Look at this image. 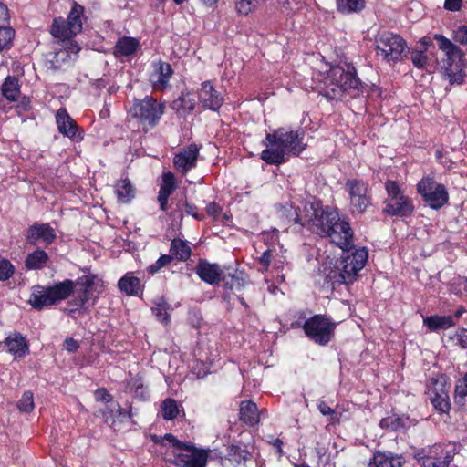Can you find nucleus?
<instances>
[{"mask_svg":"<svg viewBox=\"0 0 467 467\" xmlns=\"http://www.w3.org/2000/svg\"><path fill=\"white\" fill-rule=\"evenodd\" d=\"M368 258V252L365 247L355 248L354 245L342 250L339 258L334 262L327 263L322 272V288L325 290H336L342 285L353 284Z\"/></svg>","mask_w":467,"mask_h":467,"instance_id":"1","label":"nucleus"},{"mask_svg":"<svg viewBox=\"0 0 467 467\" xmlns=\"http://www.w3.org/2000/svg\"><path fill=\"white\" fill-rule=\"evenodd\" d=\"M364 88L365 84L358 78L353 63L340 61L327 72L320 94L329 101H339L346 94L352 98L360 96Z\"/></svg>","mask_w":467,"mask_h":467,"instance_id":"2","label":"nucleus"},{"mask_svg":"<svg viewBox=\"0 0 467 467\" xmlns=\"http://www.w3.org/2000/svg\"><path fill=\"white\" fill-rule=\"evenodd\" d=\"M336 206L325 205L323 201L314 197L311 201L304 202L303 213H305L306 226L313 234L320 237L328 234L332 231V221L337 217Z\"/></svg>","mask_w":467,"mask_h":467,"instance_id":"3","label":"nucleus"},{"mask_svg":"<svg viewBox=\"0 0 467 467\" xmlns=\"http://www.w3.org/2000/svg\"><path fill=\"white\" fill-rule=\"evenodd\" d=\"M75 288V283L70 279L57 282L53 285H35L32 288L29 304L34 309L42 310L67 299Z\"/></svg>","mask_w":467,"mask_h":467,"instance_id":"4","label":"nucleus"},{"mask_svg":"<svg viewBox=\"0 0 467 467\" xmlns=\"http://www.w3.org/2000/svg\"><path fill=\"white\" fill-rule=\"evenodd\" d=\"M163 441L171 443L174 451L173 458L166 461L177 467H205L208 453L203 450H198L193 445L179 441L173 434L166 433Z\"/></svg>","mask_w":467,"mask_h":467,"instance_id":"5","label":"nucleus"},{"mask_svg":"<svg viewBox=\"0 0 467 467\" xmlns=\"http://www.w3.org/2000/svg\"><path fill=\"white\" fill-rule=\"evenodd\" d=\"M165 108L164 102H160L151 96H146L142 99H133L129 114L138 120L144 131H149L158 125L165 112Z\"/></svg>","mask_w":467,"mask_h":467,"instance_id":"6","label":"nucleus"},{"mask_svg":"<svg viewBox=\"0 0 467 467\" xmlns=\"http://www.w3.org/2000/svg\"><path fill=\"white\" fill-rule=\"evenodd\" d=\"M376 53L385 62L403 61L409 53L407 42L400 35L384 31L376 38Z\"/></svg>","mask_w":467,"mask_h":467,"instance_id":"7","label":"nucleus"},{"mask_svg":"<svg viewBox=\"0 0 467 467\" xmlns=\"http://www.w3.org/2000/svg\"><path fill=\"white\" fill-rule=\"evenodd\" d=\"M336 327L337 324L322 314H316L306 319L302 326L306 337L319 346H327L333 339Z\"/></svg>","mask_w":467,"mask_h":467,"instance_id":"8","label":"nucleus"},{"mask_svg":"<svg viewBox=\"0 0 467 467\" xmlns=\"http://www.w3.org/2000/svg\"><path fill=\"white\" fill-rule=\"evenodd\" d=\"M265 139L272 147H281L293 156H299L306 148L304 143L305 131L302 129L292 130L289 128H278L273 133L266 134Z\"/></svg>","mask_w":467,"mask_h":467,"instance_id":"9","label":"nucleus"},{"mask_svg":"<svg viewBox=\"0 0 467 467\" xmlns=\"http://www.w3.org/2000/svg\"><path fill=\"white\" fill-rule=\"evenodd\" d=\"M416 188L422 201L433 210H440L449 202V192L445 185L438 183L430 175L422 177Z\"/></svg>","mask_w":467,"mask_h":467,"instance_id":"10","label":"nucleus"},{"mask_svg":"<svg viewBox=\"0 0 467 467\" xmlns=\"http://www.w3.org/2000/svg\"><path fill=\"white\" fill-rule=\"evenodd\" d=\"M457 451L455 448L448 450L441 443L421 448L414 452V459L421 467H449Z\"/></svg>","mask_w":467,"mask_h":467,"instance_id":"11","label":"nucleus"},{"mask_svg":"<svg viewBox=\"0 0 467 467\" xmlns=\"http://www.w3.org/2000/svg\"><path fill=\"white\" fill-rule=\"evenodd\" d=\"M330 225L332 231L330 230L328 234H324L323 238H329L342 250L353 246L354 232L350 226L349 219L346 215H340L339 209H337L336 220L334 219Z\"/></svg>","mask_w":467,"mask_h":467,"instance_id":"12","label":"nucleus"},{"mask_svg":"<svg viewBox=\"0 0 467 467\" xmlns=\"http://www.w3.org/2000/svg\"><path fill=\"white\" fill-rule=\"evenodd\" d=\"M465 64L463 57L442 59L441 66V75L443 80L448 81L445 87V92L449 93L452 87L462 86L465 82Z\"/></svg>","mask_w":467,"mask_h":467,"instance_id":"13","label":"nucleus"},{"mask_svg":"<svg viewBox=\"0 0 467 467\" xmlns=\"http://www.w3.org/2000/svg\"><path fill=\"white\" fill-rule=\"evenodd\" d=\"M26 242L32 245H43V247H48L57 239V234L53 227L49 223H34L31 224L25 235Z\"/></svg>","mask_w":467,"mask_h":467,"instance_id":"14","label":"nucleus"},{"mask_svg":"<svg viewBox=\"0 0 467 467\" xmlns=\"http://www.w3.org/2000/svg\"><path fill=\"white\" fill-rule=\"evenodd\" d=\"M56 123L59 133L65 137L76 141L83 140L82 131L65 108H60L57 111Z\"/></svg>","mask_w":467,"mask_h":467,"instance_id":"15","label":"nucleus"},{"mask_svg":"<svg viewBox=\"0 0 467 467\" xmlns=\"http://www.w3.org/2000/svg\"><path fill=\"white\" fill-rule=\"evenodd\" d=\"M414 209L413 201L409 196H400V198L385 202L382 213L391 217H410L413 213Z\"/></svg>","mask_w":467,"mask_h":467,"instance_id":"16","label":"nucleus"},{"mask_svg":"<svg viewBox=\"0 0 467 467\" xmlns=\"http://www.w3.org/2000/svg\"><path fill=\"white\" fill-rule=\"evenodd\" d=\"M198 156L199 148L196 144H191L175 155L173 164L184 174L196 166Z\"/></svg>","mask_w":467,"mask_h":467,"instance_id":"17","label":"nucleus"},{"mask_svg":"<svg viewBox=\"0 0 467 467\" xmlns=\"http://www.w3.org/2000/svg\"><path fill=\"white\" fill-rule=\"evenodd\" d=\"M433 389L431 390L430 400L433 408L441 413H449L451 405L445 385L440 383L438 379H431Z\"/></svg>","mask_w":467,"mask_h":467,"instance_id":"18","label":"nucleus"},{"mask_svg":"<svg viewBox=\"0 0 467 467\" xmlns=\"http://www.w3.org/2000/svg\"><path fill=\"white\" fill-rule=\"evenodd\" d=\"M1 345L16 358H24L29 353V346L26 337L16 331L10 333L3 342H0Z\"/></svg>","mask_w":467,"mask_h":467,"instance_id":"19","label":"nucleus"},{"mask_svg":"<svg viewBox=\"0 0 467 467\" xmlns=\"http://www.w3.org/2000/svg\"><path fill=\"white\" fill-rule=\"evenodd\" d=\"M198 97L200 102L205 109L213 111L218 110L223 102L222 95L220 92L215 90L214 87L210 81H205L202 84Z\"/></svg>","mask_w":467,"mask_h":467,"instance_id":"20","label":"nucleus"},{"mask_svg":"<svg viewBox=\"0 0 467 467\" xmlns=\"http://www.w3.org/2000/svg\"><path fill=\"white\" fill-rule=\"evenodd\" d=\"M277 217L285 223L298 224L301 228L306 226L305 213H300V208L287 202L285 204L275 206Z\"/></svg>","mask_w":467,"mask_h":467,"instance_id":"21","label":"nucleus"},{"mask_svg":"<svg viewBox=\"0 0 467 467\" xmlns=\"http://www.w3.org/2000/svg\"><path fill=\"white\" fill-rule=\"evenodd\" d=\"M173 74L171 66L167 62L159 61L154 71L150 76V82L155 90H164L169 86L170 78Z\"/></svg>","mask_w":467,"mask_h":467,"instance_id":"22","label":"nucleus"},{"mask_svg":"<svg viewBox=\"0 0 467 467\" xmlns=\"http://www.w3.org/2000/svg\"><path fill=\"white\" fill-rule=\"evenodd\" d=\"M195 271L202 281L210 285L219 283L223 274L219 265L211 264L203 259L198 262Z\"/></svg>","mask_w":467,"mask_h":467,"instance_id":"23","label":"nucleus"},{"mask_svg":"<svg viewBox=\"0 0 467 467\" xmlns=\"http://www.w3.org/2000/svg\"><path fill=\"white\" fill-rule=\"evenodd\" d=\"M80 48L71 41H67L62 48L54 53L51 63L54 67H61L63 65L70 63L77 59Z\"/></svg>","mask_w":467,"mask_h":467,"instance_id":"24","label":"nucleus"},{"mask_svg":"<svg viewBox=\"0 0 467 467\" xmlns=\"http://www.w3.org/2000/svg\"><path fill=\"white\" fill-rule=\"evenodd\" d=\"M176 188L175 176L172 172L168 171L162 175V183L160 186L158 193V202L161 211H167L168 200L170 195Z\"/></svg>","mask_w":467,"mask_h":467,"instance_id":"25","label":"nucleus"},{"mask_svg":"<svg viewBox=\"0 0 467 467\" xmlns=\"http://www.w3.org/2000/svg\"><path fill=\"white\" fill-rule=\"evenodd\" d=\"M239 418L246 425H256L260 420V412L257 405L252 400L242 401L240 403Z\"/></svg>","mask_w":467,"mask_h":467,"instance_id":"26","label":"nucleus"},{"mask_svg":"<svg viewBox=\"0 0 467 467\" xmlns=\"http://www.w3.org/2000/svg\"><path fill=\"white\" fill-rule=\"evenodd\" d=\"M402 456L394 455L391 452H376L373 460L368 467H403Z\"/></svg>","mask_w":467,"mask_h":467,"instance_id":"27","label":"nucleus"},{"mask_svg":"<svg viewBox=\"0 0 467 467\" xmlns=\"http://www.w3.org/2000/svg\"><path fill=\"white\" fill-rule=\"evenodd\" d=\"M118 287L127 296H139L143 290L140 279L134 276L132 273H127L122 276L118 282Z\"/></svg>","mask_w":467,"mask_h":467,"instance_id":"28","label":"nucleus"},{"mask_svg":"<svg viewBox=\"0 0 467 467\" xmlns=\"http://www.w3.org/2000/svg\"><path fill=\"white\" fill-rule=\"evenodd\" d=\"M423 325L431 331L446 330L455 323L451 316L431 315L423 318Z\"/></svg>","mask_w":467,"mask_h":467,"instance_id":"29","label":"nucleus"},{"mask_svg":"<svg viewBox=\"0 0 467 467\" xmlns=\"http://www.w3.org/2000/svg\"><path fill=\"white\" fill-rule=\"evenodd\" d=\"M433 39L437 42L438 47L444 53L443 59L464 57L462 50L441 34H434Z\"/></svg>","mask_w":467,"mask_h":467,"instance_id":"30","label":"nucleus"},{"mask_svg":"<svg viewBox=\"0 0 467 467\" xmlns=\"http://www.w3.org/2000/svg\"><path fill=\"white\" fill-rule=\"evenodd\" d=\"M49 261L48 254L40 248L29 253L25 259V267L27 270H41Z\"/></svg>","mask_w":467,"mask_h":467,"instance_id":"31","label":"nucleus"},{"mask_svg":"<svg viewBox=\"0 0 467 467\" xmlns=\"http://www.w3.org/2000/svg\"><path fill=\"white\" fill-rule=\"evenodd\" d=\"M221 281L226 288L238 292L244 287L247 278L243 271L234 270L233 273H223Z\"/></svg>","mask_w":467,"mask_h":467,"instance_id":"32","label":"nucleus"},{"mask_svg":"<svg viewBox=\"0 0 467 467\" xmlns=\"http://www.w3.org/2000/svg\"><path fill=\"white\" fill-rule=\"evenodd\" d=\"M2 95L9 101L17 100L20 95L18 78L15 76H7L1 87Z\"/></svg>","mask_w":467,"mask_h":467,"instance_id":"33","label":"nucleus"},{"mask_svg":"<svg viewBox=\"0 0 467 467\" xmlns=\"http://www.w3.org/2000/svg\"><path fill=\"white\" fill-rule=\"evenodd\" d=\"M344 189L348 192L349 199L371 192L368 182L357 178L348 179Z\"/></svg>","mask_w":467,"mask_h":467,"instance_id":"34","label":"nucleus"},{"mask_svg":"<svg viewBox=\"0 0 467 467\" xmlns=\"http://www.w3.org/2000/svg\"><path fill=\"white\" fill-rule=\"evenodd\" d=\"M140 47V42L130 36L119 38L115 45V53L120 56L128 57L134 54Z\"/></svg>","mask_w":467,"mask_h":467,"instance_id":"35","label":"nucleus"},{"mask_svg":"<svg viewBox=\"0 0 467 467\" xmlns=\"http://www.w3.org/2000/svg\"><path fill=\"white\" fill-rule=\"evenodd\" d=\"M69 24L64 18L58 17L53 20L51 25L50 33L51 35L63 41H69L74 36L73 33L69 30Z\"/></svg>","mask_w":467,"mask_h":467,"instance_id":"36","label":"nucleus"},{"mask_svg":"<svg viewBox=\"0 0 467 467\" xmlns=\"http://www.w3.org/2000/svg\"><path fill=\"white\" fill-rule=\"evenodd\" d=\"M171 256L178 261H187L192 254L191 247L188 244L181 239H173L170 247Z\"/></svg>","mask_w":467,"mask_h":467,"instance_id":"37","label":"nucleus"},{"mask_svg":"<svg viewBox=\"0 0 467 467\" xmlns=\"http://www.w3.org/2000/svg\"><path fill=\"white\" fill-rule=\"evenodd\" d=\"M350 210L352 213L363 214L368 209L372 206V194L371 192L363 193L354 198L349 199Z\"/></svg>","mask_w":467,"mask_h":467,"instance_id":"38","label":"nucleus"},{"mask_svg":"<svg viewBox=\"0 0 467 467\" xmlns=\"http://www.w3.org/2000/svg\"><path fill=\"white\" fill-rule=\"evenodd\" d=\"M408 419V417L392 414L382 418L379 421V426L384 430L399 431L406 428V421Z\"/></svg>","mask_w":467,"mask_h":467,"instance_id":"39","label":"nucleus"},{"mask_svg":"<svg viewBox=\"0 0 467 467\" xmlns=\"http://www.w3.org/2000/svg\"><path fill=\"white\" fill-rule=\"evenodd\" d=\"M115 193L119 202L127 203L134 198V189L128 179L119 180L115 184Z\"/></svg>","mask_w":467,"mask_h":467,"instance_id":"40","label":"nucleus"},{"mask_svg":"<svg viewBox=\"0 0 467 467\" xmlns=\"http://www.w3.org/2000/svg\"><path fill=\"white\" fill-rule=\"evenodd\" d=\"M82 13L83 7L78 4H74L66 20L69 24L68 30L73 33L74 36L82 30Z\"/></svg>","mask_w":467,"mask_h":467,"instance_id":"41","label":"nucleus"},{"mask_svg":"<svg viewBox=\"0 0 467 467\" xmlns=\"http://www.w3.org/2000/svg\"><path fill=\"white\" fill-rule=\"evenodd\" d=\"M271 4L275 5L281 13L287 18L293 17L296 11L299 10L303 5V0H269Z\"/></svg>","mask_w":467,"mask_h":467,"instance_id":"42","label":"nucleus"},{"mask_svg":"<svg viewBox=\"0 0 467 467\" xmlns=\"http://www.w3.org/2000/svg\"><path fill=\"white\" fill-rule=\"evenodd\" d=\"M365 0H336L337 10L343 15L358 13L365 8Z\"/></svg>","mask_w":467,"mask_h":467,"instance_id":"43","label":"nucleus"},{"mask_svg":"<svg viewBox=\"0 0 467 467\" xmlns=\"http://www.w3.org/2000/svg\"><path fill=\"white\" fill-rule=\"evenodd\" d=\"M467 397V371L460 378L455 384L453 399L456 405L463 407L466 404Z\"/></svg>","mask_w":467,"mask_h":467,"instance_id":"44","label":"nucleus"},{"mask_svg":"<svg viewBox=\"0 0 467 467\" xmlns=\"http://www.w3.org/2000/svg\"><path fill=\"white\" fill-rule=\"evenodd\" d=\"M286 152L281 147L275 149H265V162L272 165H279L286 161L285 155Z\"/></svg>","mask_w":467,"mask_h":467,"instance_id":"45","label":"nucleus"},{"mask_svg":"<svg viewBox=\"0 0 467 467\" xmlns=\"http://www.w3.org/2000/svg\"><path fill=\"white\" fill-rule=\"evenodd\" d=\"M161 412L164 420H174L179 414V406L177 401L171 398L165 399L161 403Z\"/></svg>","mask_w":467,"mask_h":467,"instance_id":"46","label":"nucleus"},{"mask_svg":"<svg viewBox=\"0 0 467 467\" xmlns=\"http://www.w3.org/2000/svg\"><path fill=\"white\" fill-rule=\"evenodd\" d=\"M248 455V451L239 446L231 445L227 448L226 457L234 463L240 464L242 462L246 461Z\"/></svg>","mask_w":467,"mask_h":467,"instance_id":"47","label":"nucleus"},{"mask_svg":"<svg viewBox=\"0 0 467 467\" xmlns=\"http://www.w3.org/2000/svg\"><path fill=\"white\" fill-rule=\"evenodd\" d=\"M130 391L133 392L136 397L141 400H147L149 398V391L144 387L141 379L134 378L131 379L128 383Z\"/></svg>","mask_w":467,"mask_h":467,"instance_id":"48","label":"nucleus"},{"mask_svg":"<svg viewBox=\"0 0 467 467\" xmlns=\"http://www.w3.org/2000/svg\"><path fill=\"white\" fill-rule=\"evenodd\" d=\"M17 408L21 412L29 413L35 408L34 395L30 390L23 393L21 399L17 402Z\"/></svg>","mask_w":467,"mask_h":467,"instance_id":"49","label":"nucleus"},{"mask_svg":"<svg viewBox=\"0 0 467 467\" xmlns=\"http://www.w3.org/2000/svg\"><path fill=\"white\" fill-rule=\"evenodd\" d=\"M410 59H411L413 66L419 69H424L429 63V57L426 55V49L425 50L413 49L410 52Z\"/></svg>","mask_w":467,"mask_h":467,"instance_id":"50","label":"nucleus"},{"mask_svg":"<svg viewBox=\"0 0 467 467\" xmlns=\"http://www.w3.org/2000/svg\"><path fill=\"white\" fill-rule=\"evenodd\" d=\"M170 306L166 302H159L152 307V312L156 316L157 319L164 324L170 321L169 314Z\"/></svg>","mask_w":467,"mask_h":467,"instance_id":"51","label":"nucleus"},{"mask_svg":"<svg viewBox=\"0 0 467 467\" xmlns=\"http://www.w3.org/2000/svg\"><path fill=\"white\" fill-rule=\"evenodd\" d=\"M15 36V31L10 26H0V51L9 48Z\"/></svg>","mask_w":467,"mask_h":467,"instance_id":"52","label":"nucleus"},{"mask_svg":"<svg viewBox=\"0 0 467 467\" xmlns=\"http://www.w3.org/2000/svg\"><path fill=\"white\" fill-rule=\"evenodd\" d=\"M449 285V290L451 293L461 296L462 295L463 291H467V278L457 276L456 278H453Z\"/></svg>","mask_w":467,"mask_h":467,"instance_id":"53","label":"nucleus"},{"mask_svg":"<svg viewBox=\"0 0 467 467\" xmlns=\"http://www.w3.org/2000/svg\"><path fill=\"white\" fill-rule=\"evenodd\" d=\"M385 190L390 199H397L400 196H405L402 192L399 183L396 181L387 180L385 182Z\"/></svg>","mask_w":467,"mask_h":467,"instance_id":"54","label":"nucleus"},{"mask_svg":"<svg viewBox=\"0 0 467 467\" xmlns=\"http://www.w3.org/2000/svg\"><path fill=\"white\" fill-rule=\"evenodd\" d=\"M15 273V266L7 259L0 260V281L8 280Z\"/></svg>","mask_w":467,"mask_h":467,"instance_id":"55","label":"nucleus"},{"mask_svg":"<svg viewBox=\"0 0 467 467\" xmlns=\"http://www.w3.org/2000/svg\"><path fill=\"white\" fill-rule=\"evenodd\" d=\"M172 260V256L169 254H163L159 259L150 266H148L147 271L150 274H155L158 273L161 268L168 265Z\"/></svg>","mask_w":467,"mask_h":467,"instance_id":"56","label":"nucleus"},{"mask_svg":"<svg viewBox=\"0 0 467 467\" xmlns=\"http://www.w3.org/2000/svg\"><path fill=\"white\" fill-rule=\"evenodd\" d=\"M178 209L181 211H184L188 215L192 216L193 218L202 221L204 219V214L198 213V208L188 202H183L181 205L178 204Z\"/></svg>","mask_w":467,"mask_h":467,"instance_id":"57","label":"nucleus"},{"mask_svg":"<svg viewBox=\"0 0 467 467\" xmlns=\"http://www.w3.org/2000/svg\"><path fill=\"white\" fill-rule=\"evenodd\" d=\"M258 5V0H239L236 4L238 13L248 15Z\"/></svg>","mask_w":467,"mask_h":467,"instance_id":"58","label":"nucleus"},{"mask_svg":"<svg viewBox=\"0 0 467 467\" xmlns=\"http://www.w3.org/2000/svg\"><path fill=\"white\" fill-rule=\"evenodd\" d=\"M181 101V107L189 112L192 111L195 108L194 99L190 93H182L179 99Z\"/></svg>","mask_w":467,"mask_h":467,"instance_id":"59","label":"nucleus"},{"mask_svg":"<svg viewBox=\"0 0 467 467\" xmlns=\"http://www.w3.org/2000/svg\"><path fill=\"white\" fill-rule=\"evenodd\" d=\"M435 158L437 161L447 170L452 169L454 164L453 161L447 154H445L442 150H436Z\"/></svg>","mask_w":467,"mask_h":467,"instance_id":"60","label":"nucleus"},{"mask_svg":"<svg viewBox=\"0 0 467 467\" xmlns=\"http://www.w3.org/2000/svg\"><path fill=\"white\" fill-rule=\"evenodd\" d=\"M452 38L461 45H467V26H460L453 31Z\"/></svg>","mask_w":467,"mask_h":467,"instance_id":"61","label":"nucleus"},{"mask_svg":"<svg viewBox=\"0 0 467 467\" xmlns=\"http://www.w3.org/2000/svg\"><path fill=\"white\" fill-rule=\"evenodd\" d=\"M463 6V0H444L443 8L450 12L460 11Z\"/></svg>","mask_w":467,"mask_h":467,"instance_id":"62","label":"nucleus"},{"mask_svg":"<svg viewBox=\"0 0 467 467\" xmlns=\"http://www.w3.org/2000/svg\"><path fill=\"white\" fill-rule=\"evenodd\" d=\"M206 212L209 216L217 219L222 213V208L215 202H211L206 206Z\"/></svg>","mask_w":467,"mask_h":467,"instance_id":"63","label":"nucleus"},{"mask_svg":"<svg viewBox=\"0 0 467 467\" xmlns=\"http://www.w3.org/2000/svg\"><path fill=\"white\" fill-rule=\"evenodd\" d=\"M455 337L459 346L463 349H467V328L462 327L457 330Z\"/></svg>","mask_w":467,"mask_h":467,"instance_id":"64","label":"nucleus"}]
</instances>
